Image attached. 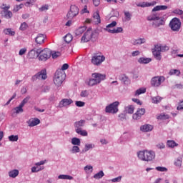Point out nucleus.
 Returning <instances> with one entry per match:
<instances>
[{
	"instance_id": "obj_50",
	"label": "nucleus",
	"mask_w": 183,
	"mask_h": 183,
	"mask_svg": "<svg viewBox=\"0 0 183 183\" xmlns=\"http://www.w3.org/2000/svg\"><path fill=\"white\" fill-rule=\"evenodd\" d=\"M26 28H28V24H26V22H23L21 23L19 29L20 31H26Z\"/></svg>"
},
{
	"instance_id": "obj_23",
	"label": "nucleus",
	"mask_w": 183,
	"mask_h": 183,
	"mask_svg": "<svg viewBox=\"0 0 183 183\" xmlns=\"http://www.w3.org/2000/svg\"><path fill=\"white\" fill-rule=\"evenodd\" d=\"M154 127L151 124H146L143 125L140 127V130L142 131V132H149V131H152Z\"/></svg>"
},
{
	"instance_id": "obj_1",
	"label": "nucleus",
	"mask_w": 183,
	"mask_h": 183,
	"mask_svg": "<svg viewBox=\"0 0 183 183\" xmlns=\"http://www.w3.org/2000/svg\"><path fill=\"white\" fill-rule=\"evenodd\" d=\"M92 76V78H90L85 81L86 85H88V86L98 85V84H101V81H104L105 78H107V75L99 73H93Z\"/></svg>"
},
{
	"instance_id": "obj_30",
	"label": "nucleus",
	"mask_w": 183,
	"mask_h": 183,
	"mask_svg": "<svg viewBox=\"0 0 183 183\" xmlns=\"http://www.w3.org/2000/svg\"><path fill=\"white\" fill-rule=\"evenodd\" d=\"M157 49H159L160 52H167V51H169V47L167 45L161 46L159 44H157Z\"/></svg>"
},
{
	"instance_id": "obj_8",
	"label": "nucleus",
	"mask_w": 183,
	"mask_h": 183,
	"mask_svg": "<svg viewBox=\"0 0 183 183\" xmlns=\"http://www.w3.org/2000/svg\"><path fill=\"white\" fill-rule=\"evenodd\" d=\"M118 107H119V102H114L106 107L105 111L108 114H117V112L119 111Z\"/></svg>"
},
{
	"instance_id": "obj_2",
	"label": "nucleus",
	"mask_w": 183,
	"mask_h": 183,
	"mask_svg": "<svg viewBox=\"0 0 183 183\" xmlns=\"http://www.w3.org/2000/svg\"><path fill=\"white\" fill-rule=\"evenodd\" d=\"M137 157L141 161H146V162H151L155 159V152L152 150L140 151L137 154Z\"/></svg>"
},
{
	"instance_id": "obj_6",
	"label": "nucleus",
	"mask_w": 183,
	"mask_h": 183,
	"mask_svg": "<svg viewBox=\"0 0 183 183\" xmlns=\"http://www.w3.org/2000/svg\"><path fill=\"white\" fill-rule=\"evenodd\" d=\"M115 26H117V21H114L108 24L104 29L105 31H107V32H109V34H119L124 31L122 27L111 29V28H115Z\"/></svg>"
},
{
	"instance_id": "obj_36",
	"label": "nucleus",
	"mask_w": 183,
	"mask_h": 183,
	"mask_svg": "<svg viewBox=\"0 0 183 183\" xmlns=\"http://www.w3.org/2000/svg\"><path fill=\"white\" fill-rule=\"evenodd\" d=\"M104 175H105V174H104V172L101 170L99 172L94 175V178L95 179H101V178H102Z\"/></svg>"
},
{
	"instance_id": "obj_20",
	"label": "nucleus",
	"mask_w": 183,
	"mask_h": 183,
	"mask_svg": "<svg viewBox=\"0 0 183 183\" xmlns=\"http://www.w3.org/2000/svg\"><path fill=\"white\" fill-rule=\"evenodd\" d=\"M153 55L157 61H161L162 56H161V51L158 49L157 46H154V50L153 51Z\"/></svg>"
},
{
	"instance_id": "obj_19",
	"label": "nucleus",
	"mask_w": 183,
	"mask_h": 183,
	"mask_svg": "<svg viewBox=\"0 0 183 183\" xmlns=\"http://www.w3.org/2000/svg\"><path fill=\"white\" fill-rule=\"evenodd\" d=\"M45 38H46V36H45V34H39L36 37L35 41L39 45H42V44L45 42Z\"/></svg>"
},
{
	"instance_id": "obj_37",
	"label": "nucleus",
	"mask_w": 183,
	"mask_h": 183,
	"mask_svg": "<svg viewBox=\"0 0 183 183\" xmlns=\"http://www.w3.org/2000/svg\"><path fill=\"white\" fill-rule=\"evenodd\" d=\"M71 144L73 145L79 146V145H81V139H79L76 137H74V138L71 139Z\"/></svg>"
},
{
	"instance_id": "obj_4",
	"label": "nucleus",
	"mask_w": 183,
	"mask_h": 183,
	"mask_svg": "<svg viewBox=\"0 0 183 183\" xmlns=\"http://www.w3.org/2000/svg\"><path fill=\"white\" fill-rule=\"evenodd\" d=\"M51 56H52V50L49 49L41 50L39 49V61L46 62V61H48Z\"/></svg>"
},
{
	"instance_id": "obj_43",
	"label": "nucleus",
	"mask_w": 183,
	"mask_h": 183,
	"mask_svg": "<svg viewBox=\"0 0 183 183\" xmlns=\"http://www.w3.org/2000/svg\"><path fill=\"white\" fill-rule=\"evenodd\" d=\"M9 141L11 142H16L19 139L18 135H11L9 137Z\"/></svg>"
},
{
	"instance_id": "obj_32",
	"label": "nucleus",
	"mask_w": 183,
	"mask_h": 183,
	"mask_svg": "<svg viewBox=\"0 0 183 183\" xmlns=\"http://www.w3.org/2000/svg\"><path fill=\"white\" fill-rule=\"evenodd\" d=\"M152 59L151 58L141 57L139 59L138 62L139 64H149Z\"/></svg>"
},
{
	"instance_id": "obj_14",
	"label": "nucleus",
	"mask_w": 183,
	"mask_h": 183,
	"mask_svg": "<svg viewBox=\"0 0 183 183\" xmlns=\"http://www.w3.org/2000/svg\"><path fill=\"white\" fill-rule=\"evenodd\" d=\"M46 162V160H42L39 162L35 164L36 167H33L31 168V172H39V171H42L44 169V166L41 167V165H44Z\"/></svg>"
},
{
	"instance_id": "obj_38",
	"label": "nucleus",
	"mask_w": 183,
	"mask_h": 183,
	"mask_svg": "<svg viewBox=\"0 0 183 183\" xmlns=\"http://www.w3.org/2000/svg\"><path fill=\"white\" fill-rule=\"evenodd\" d=\"M145 42V39H139L133 41L132 44L133 45H141V44H144Z\"/></svg>"
},
{
	"instance_id": "obj_53",
	"label": "nucleus",
	"mask_w": 183,
	"mask_h": 183,
	"mask_svg": "<svg viewBox=\"0 0 183 183\" xmlns=\"http://www.w3.org/2000/svg\"><path fill=\"white\" fill-rule=\"evenodd\" d=\"M174 14H176L177 15H180L181 18H183V11L181 9H176L174 11Z\"/></svg>"
},
{
	"instance_id": "obj_9",
	"label": "nucleus",
	"mask_w": 183,
	"mask_h": 183,
	"mask_svg": "<svg viewBox=\"0 0 183 183\" xmlns=\"http://www.w3.org/2000/svg\"><path fill=\"white\" fill-rule=\"evenodd\" d=\"M169 26L171 29L176 32H178V31L181 29V21H179V19L174 17L170 21Z\"/></svg>"
},
{
	"instance_id": "obj_33",
	"label": "nucleus",
	"mask_w": 183,
	"mask_h": 183,
	"mask_svg": "<svg viewBox=\"0 0 183 183\" xmlns=\"http://www.w3.org/2000/svg\"><path fill=\"white\" fill-rule=\"evenodd\" d=\"M134 110L135 107L133 105H129L125 107V111L127 114H134Z\"/></svg>"
},
{
	"instance_id": "obj_12",
	"label": "nucleus",
	"mask_w": 183,
	"mask_h": 183,
	"mask_svg": "<svg viewBox=\"0 0 183 183\" xmlns=\"http://www.w3.org/2000/svg\"><path fill=\"white\" fill-rule=\"evenodd\" d=\"M104 61H105V56L104 55H94L92 58V63L94 65H101Z\"/></svg>"
},
{
	"instance_id": "obj_7",
	"label": "nucleus",
	"mask_w": 183,
	"mask_h": 183,
	"mask_svg": "<svg viewBox=\"0 0 183 183\" xmlns=\"http://www.w3.org/2000/svg\"><path fill=\"white\" fill-rule=\"evenodd\" d=\"M79 14V8L76 5L72 4L70 6V9L66 14L67 19H74Z\"/></svg>"
},
{
	"instance_id": "obj_60",
	"label": "nucleus",
	"mask_w": 183,
	"mask_h": 183,
	"mask_svg": "<svg viewBox=\"0 0 183 183\" xmlns=\"http://www.w3.org/2000/svg\"><path fill=\"white\" fill-rule=\"evenodd\" d=\"M26 53V48H23L21 49H20L19 52V55H24Z\"/></svg>"
},
{
	"instance_id": "obj_13",
	"label": "nucleus",
	"mask_w": 183,
	"mask_h": 183,
	"mask_svg": "<svg viewBox=\"0 0 183 183\" xmlns=\"http://www.w3.org/2000/svg\"><path fill=\"white\" fill-rule=\"evenodd\" d=\"M146 110L144 108L137 109V112L133 114L132 118L136 121L142 118V115H145Z\"/></svg>"
},
{
	"instance_id": "obj_39",
	"label": "nucleus",
	"mask_w": 183,
	"mask_h": 183,
	"mask_svg": "<svg viewBox=\"0 0 183 183\" xmlns=\"http://www.w3.org/2000/svg\"><path fill=\"white\" fill-rule=\"evenodd\" d=\"M169 75H177V76H179V75L181 74V71L178 69H171L169 71Z\"/></svg>"
},
{
	"instance_id": "obj_34",
	"label": "nucleus",
	"mask_w": 183,
	"mask_h": 183,
	"mask_svg": "<svg viewBox=\"0 0 183 183\" xmlns=\"http://www.w3.org/2000/svg\"><path fill=\"white\" fill-rule=\"evenodd\" d=\"M167 144L169 148H174V147H178V144H177L174 140H168Z\"/></svg>"
},
{
	"instance_id": "obj_61",
	"label": "nucleus",
	"mask_w": 183,
	"mask_h": 183,
	"mask_svg": "<svg viewBox=\"0 0 183 183\" xmlns=\"http://www.w3.org/2000/svg\"><path fill=\"white\" fill-rule=\"evenodd\" d=\"M69 68V65L68 64H64L61 66V71H66Z\"/></svg>"
},
{
	"instance_id": "obj_5",
	"label": "nucleus",
	"mask_w": 183,
	"mask_h": 183,
	"mask_svg": "<svg viewBox=\"0 0 183 183\" xmlns=\"http://www.w3.org/2000/svg\"><path fill=\"white\" fill-rule=\"evenodd\" d=\"M64 79H65V75L62 71H56L54 78V82L55 85H56V86H61V85H62V82H64Z\"/></svg>"
},
{
	"instance_id": "obj_31",
	"label": "nucleus",
	"mask_w": 183,
	"mask_h": 183,
	"mask_svg": "<svg viewBox=\"0 0 183 183\" xmlns=\"http://www.w3.org/2000/svg\"><path fill=\"white\" fill-rule=\"evenodd\" d=\"M148 21H159V14H152L147 17Z\"/></svg>"
},
{
	"instance_id": "obj_57",
	"label": "nucleus",
	"mask_w": 183,
	"mask_h": 183,
	"mask_svg": "<svg viewBox=\"0 0 183 183\" xmlns=\"http://www.w3.org/2000/svg\"><path fill=\"white\" fill-rule=\"evenodd\" d=\"M80 149H79V147L78 146H74L73 148H72V152L73 154H75V153H78L79 152Z\"/></svg>"
},
{
	"instance_id": "obj_46",
	"label": "nucleus",
	"mask_w": 183,
	"mask_h": 183,
	"mask_svg": "<svg viewBox=\"0 0 183 183\" xmlns=\"http://www.w3.org/2000/svg\"><path fill=\"white\" fill-rule=\"evenodd\" d=\"M64 41L66 42V44H69V42L72 41V35L69 34H66L64 37Z\"/></svg>"
},
{
	"instance_id": "obj_40",
	"label": "nucleus",
	"mask_w": 183,
	"mask_h": 183,
	"mask_svg": "<svg viewBox=\"0 0 183 183\" xmlns=\"http://www.w3.org/2000/svg\"><path fill=\"white\" fill-rule=\"evenodd\" d=\"M146 92H147V89L140 88L136 91L135 95H141V94H145Z\"/></svg>"
},
{
	"instance_id": "obj_25",
	"label": "nucleus",
	"mask_w": 183,
	"mask_h": 183,
	"mask_svg": "<svg viewBox=\"0 0 183 183\" xmlns=\"http://www.w3.org/2000/svg\"><path fill=\"white\" fill-rule=\"evenodd\" d=\"M93 19L95 24H99L101 22V16H99V11H96L93 14Z\"/></svg>"
},
{
	"instance_id": "obj_42",
	"label": "nucleus",
	"mask_w": 183,
	"mask_h": 183,
	"mask_svg": "<svg viewBox=\"0 0 183 183\" xmlns=\"http://www.w3.org/2000/svg\"><path fill=\"white\" fill-rule=\"evenodd\" d=\"M24 106L22 104H19V107L14 108L16 114H19V112H24Z\"/></svg>"
},
{
	"instance_id": "obj_51",
	"label": "nucleus",
	"mask_w": 183,
	"mask_h": 183,
	"mask_svg": "<svg viewBox=\"0 0 183 183\" xmlns=\"http://www.w3.org/2000/svg\"><path fill=\"white\" fill-rule=\"evenodd\" d=\"M24 4L16 5L13 9V12H18L20 9H22Z\"/></svg>"
},
{
	"instance_id": "obj_29",
	"label": "nucleus",
	"mask_w": 183,
	"mask_h": 183,
	"mask_svg": "<svg viewBox=\"0 0 183 183\" xmlns=\"http://www.w3.org/2000/svg\"><path fill=\"white\" fill-rule=\"evenodd\" d=\"M18 175H19V171L17 169H14L9 172V177H10V178H16Z\"/></svg>"
},
{
	"instance_id": "obj_47",
	"label": "nucleus",
	"mask_w": 183,
	"mask_h": 183,
	"mask_svg": "<svg viewBox=\"0 0 183 183\" xmlns=\"http://www.w3.org/2000/svg\"><path fill=\"white\" fill-rule=\"evenodd\" d=\"M169 116L165 114H161L157 117V119H169Z\"/></svg>"
},
{
	"instance_id": "obj_52",
	"label": "nucleus",
	"mask_w": 183,
	"mask_h": 183,
	"mask_svg": "<svg viewBox=\"0 0 183 183\" xmlns=\"http://www.w3.org/2000/svg\"><path fill=\"white\" fill-rule=\"evenodd\" d=\"M29 99H31V97L29 96H27L26 98H24L22 102H21V105H22L23 107L25 106V104H28V101H29Z\"/></svg>"
},
{
	"instance_id": "obj_58",
	"label": "nucleus",
	"mask_w": 183,
	"mask_h": 183,
	"mask_svg": "<svg viewBox=\"0 0 183 183\" xmlns=\"http://www.w3.org/2000/svg\"><path fill=\"white\" fill-rule=\"evenodd\" d=\"M84 171H86V172L87 171H90V172H92V171H94V168L92 167V166L87 165L84 167Z\"/></svg>"
},
{
	"instance_id": "obj_48",
	"label": "nucleus",
	"mask_w": 183,
	"mask_h": 183,
	"mask_svg": "<svg viewBox=\"0 0 183 183\" xmlns=\"http://www.w3.org/2000/svg\"><path fill=\"white\" fill-rule=\"evenodd\" d=\"M162 98L160 97H155L152 98V103L153 104H159L161 102Z\"/></svg>"
},
{
	"instance_id": "obj_22",
	"label": "nucleus",
	"mask_w": 183,
	"mask_h": 183,
	"mask_svg": "<svg viewBox=\"0 0 183 183\" xmlns=\"http://www.w3.org/2000/svg\"><path fill=\"white\" fill-rule=\"evenodd\" d=\"M157 5V1H152V2H142L137 4V6H140L141 8H147L148 6H154Z\"/></svg>"
},
{
	"instance_id": "obj_64",
	"label": "nucleus",
	"mask_w": 183,
	"mask_h": 183,
	"mask_svg": "<svg viewBox=\"0 0 183 183\" xmlns=\"http://www.w3.org/2000/svg\"><path fill=\"white\" fill-rule=\"evenodd\" d=\"M181 109H183V101L180 102L179 103V105L177 107V110L181 111Z\"/></svg>"
},
{
	"instance_id": "obj_18",
	"label": "nucleus",
	"mask_w": 183,
	"mask_h": 183,
	"mask_svg": "<svg viewBox=\"0 0 183 183\" xmlns=\"http://www.w3.org/2000/svg\"><path fill=\"white\" fill-rule=\"evenodd\" d=\"M1 8L2 9H4V17L6 18V19H11V18H12L13 16V14L11 11L8 10L9 9V7L5 6V5H3Z\"/></svg>"
},
{
	"instance_id": "obj_26",
	"label": "nucleus",
	"mask_w": 183,
	"mask_h": 183,
	"mask_svg": "<svg viewBox=\"0 0 183 183\" xmlns=\"http://www.w3.org/2000/svg\"><path fill=\"white\" fill-rule=\"evenodd\" d=\"M86 31V26H80L76 30L75 34L77 36L82 35V34H84Z\"/></svg>"
},
{
	"instance_id": "obj_49",
	"label": "nucleus",
	"mask_w": 183,
	"mask_h": 183,
	"mask_svg": "<svg viewBox=\"0 0 183 183\" xmlns=\"http://www.w3.org/2000/svg\"><path fill=\"white\" fill-rule=\"evenodd\" d=\"M174 165H176V167H180L181 165H182V158H177L174 162Z\"/></svg>"
},
{
	"instance_id": "obj_27",
	"label": "nucleus",
	"mask_w": 183,
	"mask_h": 183,
	"mask_svg": "<svg viewBox=\"0 0 183 183\" xmlns=\"http://www.w3.org/2000/svg\"><path fill=\"white\" fill-rule=\"evenodd\" d=\"M153 25L155 26V28H158L162 25H165V21H164V19L156 20V21L153 23Z\"/></svg>"
},
{
	"instance_id": "obj_17",
	"label": "nucleus",
	"mask_w": 183,
	"mask_h": 183,
	"mask_svg": "<svg viewBox=\"0 0 183 183\" xmlns=\"http://www.w3.org/2000/svg\"><path fill=\"white\" fill-rule=\"evenodd\" d=\"M74 101L71 99H63L59 102V108H64V107H68L69 105H71Z\"/></svg>"
},
{
	"instance_id": "obj_24",
	"label": "nucleus",
	"mask_w": 183,
	"mask_h": 183,
	"mask_svg": "<svg viewBox=\"0 0 183 183\" xmlns=\"http://www.w3.org/2000/svg\"><path fill=\"white\" fill-rule=\"evenodd\" d=\"M119 79L123 82V84H124V85H129V84H130L129 79L125 74L121 75Z\"/></svg>"
},
{
	"instance_id": "obj_15",
	"label": "nucleus",
	"mask_w": 183,
	"mask_h": 183,
	"mask_svg": "<svg viewBox=\"0 0 183 183\" xmlns=\"http://www.w3.org/2000/svg\"><path fill=\"white\" fill-rule=\"evenodd\" d=\"M37 56L39 57V49H31L27 54L28 59H35V58H37Z\"/></svg>"
},
{
	"instance_id": "obj_35",
	"label": "nucleus",
	"mask_w": 183,
	"mask_h": 183,
	"mask_svg": "<svg viewBox=\"0 0 183 183\" xmlns=\"http://www.w3.org/2000/svg\"><path fill=\"white\" fill-rule=\"evenodd\" d=\"M4 34L6 35H10L11 36H15V31H12V29H4Z\"/></svg>"
},
{
	"instance_id": "obj_56",
	"label": "nucleus",
	"mask_w": 183,
	"mask_h": 183,
	"mask_svg": "<svg viewBox=\"0 0 183 183\" xmlns=\"http://www.w3.org/2000/svg\"><path fill=\"white\" fill-rule=\"evenodd\" d=\"M124 16L127 21H131V16H132V15H131L129 11H125Z\"/></svg>"
},
{
	"instance_id": "obj_3",
	"label": "nucleus",
	"mask_w": 183,
	"mask_h": 183,
	"mask_svg": "<svg viewBox=\"0 0 183 183\" xmlns=\"http://www.w3.org/2000/svg\"><path fill=\"white\" fill-rule=\"evenodd\" d=\"M75 131L76 134L81 135V137H88V132L86 130H82V127L85 125V120H80L74 122V124Z\"/></svg>"
},
{
	"instance_id": "obj_44",
	"label": "nucleus",
	"mask_w": 183,
	"mask_h": 183,
	"mask_svg": "<svg viewBox=\"0 0 183 183\" xmlns=\"http://www.w3.org/2000/svg\"><path fill=\"white\" fill-rule=\"evenodd\" d=\"M74 177L69 175L61 174L59 176V179H73Z\"/></svg>"
},
{
	"instance_id": "obj_45",
	"label": "nucleus",
	"mask_w": 183,
	"mask_h": 183,
	"mask_svg": "<svg viewBox=\"0 0 183 183\" xmlns=\"http://www.w3.org/2000/svg\"><path fill=\"white\" fill-rule=\"evenodd\" d=\"M51 56L53 59H56V58L61 56V52L59 51H51Z\"/></svg>"
},
{
	"instance_id": "obj_63",
	"label": "nucleus",
	"mask_w": 183,
	"mask_h": 183,
	"mask_svg": "<svg viewBox=\"0 0 183 183\" xmlns=\"http://www.w3.org/2000/svg\"><path fill=\"white\" fill-rule=\"evenodd\" d=\"M122 178V177L119 176V177H116V178H114V179H112V181L113 182H119L121 181Z\"/></svg>"
},
{
	"instance_id": "obj_41",
	"label": "nucleus",
	"mask_w": 183,
	"mask_h": 183,
	"mask_svg": "<svg viewBox=\"0 0 183 183\" xmlns=\"http://www.w3.org/2000/svg\"><path fill=\"white\" fill-rule=\"evenodd\" d=\"M48 9H49V5L44 4L39 9V12H45V11H48Z\"/></svg>"
},
{
	"instance_id": "obj_62",
	"label": "nucleus",
	"mask_w": 183,
	"mask_h": 183,
	"mask_svg": "<svg viewBox=\"0 0 183 183\" xmlns=\"http://www.w3.org/2000/svg\"><path fill=\"white\" fill-rule=\"evenodd\" d=\"M157 147L159 149H164V148H165V145L164 144V143H159V144H157Z\"/></svg>"
},
{
	"instance_id": "obj_16",
	"label": "nucleus",
	"mask_w": 183,
	"mask_h": 183,
	"mask_svg": "<svg viewBox=\"0 0 183 183\" xmlns=\"http://www.w3.org/2000/svg\"><path fill=\"white\" fill-rule=\"evenodd\" d=\"M34 79H46V70L43 69L34 76Z\"/></svg>"
},
{
	"instance_id": "obj_21",
	"label": "nucleus",
	"mask_w": 183,
	"mask_h": 183,
	"mask_svg": "<svg viewBox=\"0 0 183 183\" xmlns=\"http://www.w3.org/2000/svg\"><path fill=\"white\" fill-rule=\"evenodd\" d=\"M29 127H36V125H39L41 124V120L38 118L31 119L27 122Z\"/></svg>"
},
{
	"instance_id": "obj_28",
	"label": "nucleus",
	"mask_w": 183,
	"mask_h": 183,
	"mask_svg": "<svg viewBox=\"0 0 183 183\" xmlns=\"http://www.w3.org/2000/svg\"><path fill=\"white\" fill-rule=\"evenodd\" d=\"M168 9L167 6H156L153 8L152 12H157V11H165Z\"/></svg>"
},
{
	"instance_id": "obj_54",
	"label": "nucleus",
	"mask_w": 183,
	"mask_h": 183,
	"mask_svg": "<svg viewBox=\"0 0 183 183\" xmlns=\"http://www.w3.org/2000/svg\"><path fill=\"white\" fill-rule=\"evenodd\" d=\"M89 95V92H88L87 90H84L81 92L80 97H82L83 98H85Z\"/></svg>"
},
{
	"instance_id": "obj_11",
	"label": "nucleus",
	"mask_w": 183,
	"mask_h": 183,
	"mask_svg": "<svg viewBox=\"0 0 183 183\" xmlns=\"http://www.w3.org/2000/svg\"><path fill=\"white\" fill-rule=\"evenodd\" d=\"M94 37V31L91 29H88L81 37V42H89Z\"/></svg>"
},
{
	"instance_id": "obj_55",
	"label": "nucleus",
	"mask_w": 183,
	"mask_h": 183,
	"mask_svg": "<svg viewBox=\"0 0 183 183\" xmlns=\"http://www.w3.org/2000/svg\"><path fill=\"white\" fill-rule=\"evenodd\" d=\"M156 169L157 171H159L160 172H167V171H168L167 168L162 167H157Z\"/></svg>"
},
{
	"instance_id": "obj_10",
	"label": "nucleus",
	"mask_w": 183,
	"mask_h": 183,
	"mask_svg": "<svg viewBox=\"0 0 183 183\" xmlns=\"http://www.w3.org/2000/svg\"><path fill=\"white\" fill-rule=\"evenodd\" d=\"M165 81V77L162 76H154L151 80L152 86L158 87Z\"/></svg>"
},
{
	"instance_id": "obj_59",
	"label": "nucleus",
	"mask_w": 183,
	"mask_h": 183,
	"mask_svg": "<svg viewBox=\"0 0 183 183\" xmlns=\"http://www.w3.org/2000/svg\"><path fill=\"white\" fill-rule=\"evenodd\" d=\"M76 107H84L85 102H81V101H77V102H76Z\"/></svg>"
}]
</instances>
